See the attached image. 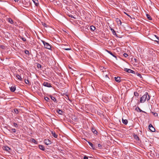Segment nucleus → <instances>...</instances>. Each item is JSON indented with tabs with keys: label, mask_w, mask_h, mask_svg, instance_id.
<instances>
[{
	"label": "nucleus",
	"mask_w": 159,
	"mask_h": 159,
	"mask_svg": "<svg viewBox=\"0 0 159 159\" xmlns=\"http://www.w3.org/2000/svg\"><path fill=\"white\" fill-rule=\"evenodd\" d=\"M150 96L148 92H145V94L140 98V102L141 103H143L146 100L148 101L150 100Z\"/></svg>",
	"instance_id": "nucleus-1"
},
{
	"label": "nucleus",
	"mask_w": 159,
	"mask_h": 159,
	"mask_svg": "<svg viewBox=\"0 0 159 159\" xmlns=\"http://www.w3.org/2000/svg\"><path fill=\"white\" fill-rule=\"evenodd\" d=\"M41 41L44 44V47L45 48L48 49H51V45L48 43L46 42L45 41L41 40Z\"/></svg>",
	"instance_id": "nucleus-2"
},
{
	"label": "nucleus",
	"mask_w": 159,
	"mask_h": 159,
	"mask_svg": "<svg viewBox=\"0 0 159 159\" xmlns=\"http://www.w3.org/2000/svg\"><path fill=\"white\" fill-rule=\"evenodd\" d=\"M43 85L44 86H46L50 88L52 87L51 85V84L47 82H44L43 83Z\"/></svg>",
	"instance_id": "nucleus-3"
},
{
	"label": "nucleus",
	"mask_w": 159,
	"mask_h": 159,
	"mask_svg": "<svg viewBox=\"0 0 159 159\" xmlns=\"http://www.w3.org/2000/svg\"><path fill=\"white\" fill-rule=\"evenodd\" d=\"M149 128L152 132H154L155 131V129L153 126L151 124H150L149 125Z\"/></svg>",
	"instance_id": "nucleus-4"
},
{
	"label": "nucleus",
	"mask_w": 159,
	"mask_h": 159,
	"mask_svg": "<svg viewBox=\"0 0 159 159\" xmlns=\"http://www.w3.org/2000/svg\"><path fill=\"white\" fill-rule=\"evenodd\" d=\"M125 71L129 73H134V71L129 69L125 68L124 70Z\"/></svg>",
	"instance_id": "nucleus-5"
},
{
	"label": "nucleus",
	"mask_w": 159,
	"mask_h": 159,
	"mask_svg": "<svg viewBox=\"0 0 159 159\" xmlns=\"http://www.w3.org/2000/svg\"><path fill=\"white\" fill-rule=\"evenodd\" d=\"M44 143L47 145L51 144L52 142L48 139H45L44 140Z\"/></svg>",
	"instance_id": "nucleus-6"
},
{
	"label": "nucleus",
	"mask_w": 159,
	"mask_h": 159,
	"mask_svg": "<svg viewBox=\"0 0 159 159\" xmlns=\"http://www.w3.org/2000/svg\"><path fill=\"white\" fill-rule=\"evenodd\" d=\"M116 21L117 23V24L118 25H121V22L120 19L118 18H117L116 19Z\"/></svg>",
	"instance_id": "nucleus-7"
},
{
	"label": "nucleus",
	"mask_w": 159,
	"mask_h": 159,
	"mask_svg": "<svg viewBox=\"0 0 159 159\" xmlns=\"http://www.w3.org/2000/svg\"><path fill=\"white\" fill-rule=\"evenodd\" d=\"M114 79L117 82H120L121 81L120 78L119 77H115Z\"/></svg>",
	"instance_id": "nucleus-8"
},
{
	"label": "nucleus",
	"mask_w": 159,
	"mask_h": 159,
	"mask_svg": "<svg viewBox=\"0 0 159 159\" xmlns=\"http://www.w3.org/2000/svg\"><path fill=\"white\" fill-rule=\"evenodd\" d=\"M10 91L12 92H14L16 89V87L12 86L10 88Z\"/></svg>",
	"instance_id": "nucleus-9"
},
{
	"label": "nucleus",
	"mask_w": 159,
	"mask_h": 159,
	"mask_svg": "<svg viewBox=\"0 0 159 159\" xmlns=\"http://www.w3.org/2000/svg\"><path fill=\"white\" fill-rule=\"evenodd\" d=\"M3 149L4 150H5L8 152H9V150H10L11 149L9 147L7 146H4Z\"/></svg>",
	"instance_id": "nucleus-10"
},
{
	"label": "nucleus",
	"mask_w": 159,
	"mask_h": 159,
	"mask_svg": "<svg viewBox=\"0 0 159 159\" xmlns=\"http://www.w3.org/2000/svg\"><path fill=\"white\" fill-rule=\"evenodd\" d=\"M111 30L112 32V33L115 36H116V37H118L117 34L116 33V31H115V30L113 29L112 28H111Z\"/></svg>",
	"instance_id": "nucleus-11"
},
{
	"label": "nucleus",
	"mask_w": 159,
	"mask_h": 159,
	"mask_svg": "<svg viewBox=\"0 0 159 159\" xmlns=\"http://www.w3.org/2000/svg\"><path fill=\"white\" fill-rule=\"evenodd\" d=\"M107 52L112 55L113 57H115L116 59H117V57L115 55H114L111 51H110L107 50Z\"/></svg>",
	"instance_id": "nucleus-12"
},
{
	"label": "nucleus",
	"mask_w": 159,
	"mask_h": 159,
	"mask_svg": "<svg viewBox=\"0 0 159 159\" xmlns=\"http://www.w3.org/2000/svg\"><path fill=\"white\" fill-rule=\"evenodd\" d=\"M60 115H62V114L63 111L60 109H58L56 111Z\"/></svg>",
	"instance_id": "nucleus-13"
},
{
	"label": "nucleus",
	"mask_w": 159,
	"mask_h": 159,
	"mask_svg": "<svg viewBox=\"0 0 159 159\" xmlns=\"http://www.w3.org/2000/svg\"><path fill=\"white\" fill-rule=\"evenodd\" d=\"M122 122L125 125H127L128 123V121L127 120L124 119L123 118H122Z\"/></svg>",
	"instance_id": "nucleus-14"
},
{
	"label": "nucleus",
	"mask_w": 159,
	"mask_h": 159,
	"mask_svg": "<svg viewBox=\"0 0 159 159\" xmlns=\"http://www.w3.org/2000/svg\"><path fill=\"white\" fill-rule=\"evenodd\" d=\"M52 135L55 138H57L58 135L56 133L52 131Z\"/></svg>",
	"instance_id": "nucleus-15"
},
{
	"label": "nucleus",
	"mask_w": 159,
	"mask_h": 159,
	"mask_svg": "<svg viewBox=\"0 0 159 159\" xmlns=\"http://www.w3.org/2000/svg\"><path fill=\"white\" fill-rule=\"evenodd\" d=\"M16 78L20 81H22V79L21 77L19 75H16Z\"/></svg>",
	"instance_id": "nucleus-16"
},
{
	"label": "nucleus",
	"mask_w": 159,
	"mask_h": 159,
	"mask_svg": "<svg viewBox=\"0 0 159 159\" xmlns=\"http://www.w3.org/2000/svg\"><path fill=\"white\" fill-rule=\"evenodd\" d=\"M92 131L94 134H97L98 132L94 128H92Z\"/></svg>",
	"instance_id": "nucleus-17"
},
{
	"label": "nucleus",
	"mask_w": 159,
	"mask_h": 159,
	"mask_svg": "<svg viewBox=\"0 0 159 159\" xmlns=\"http://www.w3.org/2000/svg\"><path fill=\"white\" fill-rule=\"evenodd\" d=\"M39 148L41 150L43 151H44L45 150V148L43 145H39Z\"/></svg>",
	"instance_id": "nucleus-18"
},
{
	"label": "nucleus",
	"mask_w": 159,
	"mask_h": 159,
	"mask_svg": "<svg viewBox=\"0 0 159 159\" xmlns=\"http://www.w3.org/2000/svg\"><path fill=\"white\" fill-rule=\"evenodd\" d=\"M35 5L36 6H38L39 4L38 1V0H32Z\"/></svg>",
	"instance_id": "nucleus-19"
},
{
	"label": "nucleus",
	"mask_w": 159,
	"mask_h": 159,
	"mask_svg": "<svg viewBox=\"0 0 159 159\" xmlns=\"http://www.w3.org/2000/svg\"><path fill=\"white\" fill-rule=\"evenodd\" d=\"M8 22L12 24H13V20L11 19V18H9L8 19Z\"/></svg>",
	"instance_id": "nucleus-20"
},
{
	"label": "nucleus",
	"mask_w": 159,
	"mask_h": 159,
	"mask_svg": "<svg viewBox=\"0 0 159 159\" xmlns=\"http://www.w3.org/2000/svg\"><path fill=\"white\" fill-rule=\"evenodd\" d=\"M90 30L92 31H94L95 29V27L93 25H91L90 27Z\"/></svg>",
	"instance_id": "nucleus-21"
},
{
	"label": "nucleus",
	"mask_w": 159,
	"mask_h": 159,
	"mask_svg": "<svg viewBox=\"0 0 159 159\" xmlns=\"http://www.w3.org/2000/svg\"><path fill=\"white\" fill-rule=\"evenodd\" d=\"M135 110L137 111H139L140 112H144V111H143L142 110H141L139 107H136L135 109Z\"/></svg>",
	"instance_id": "nucleus-22"
},
{
	"label": "nucleus",
	"mask_w": 159,
	"mask_h": 159,
	"mask_svg": "<svg viewBox=\"0 0 159 159\" xmlns=\"http://www.w3.org/2000/svg\"><path fill=\"white\" fill-rule=\"evenodd\" d=\"M134 139H136L137 141H139V139L138 136L137 135H134Z\"/></svg>",
	"instance_id": "nucleus-23"
},
{
	"label": "nucleus",
	"mask_w": 159,
	"mask_h": 159,
	"mask_svg": "<svg viewBox=\"0 0 159 159\" xmlns=\"http://www.w3.org/2000/svg\"><path fill=\"white\" fill-rule=\"evenodd\" d=\"M50 96L51 99L54 102H55L56 101V99L54 97H53L51 95H50Z\"/></svg>",
	"instance_id": "nucleus-24"
},
{
	"label": "nucleus",
	"mask_w": 159,
	"mask_h": 159,
	"mask_svg": "<svg viewBox=\"0 0 159 159\" xmlns=\"http://www.w3.org/2000/svg\"><path fill=\"white\" fill-rule=\"evenodd\" d=\"M146 16H147V18L149 20H152V18H151V17L149 15H148V14H147Z\"/></svg>",
	"instance_id": "nucleus-25"
},
{
	"label": "nucleus",
	"mask_w": 159,
	"mask_h": 159,
	"mask_svg": "<svg viewBox=\"0 0 159 159\" xmlns=\"http://www.w3.org/2000/svg\"><path fill=\"white\" fill-rule=\"evenodd\" d=\"M88 143L89 145L92 147L93 149H94V147L93 145V144L90 142H88Z\"/></svg>",
	"instance_id": "nucleus-26"
},
{
	"label": "nucleus",
	"mask_w": 159,
	"mask_h": 159,
	"mask_svg": "<svg viewBox=\"0 0 159 159\" xmlns=\"http://www.w3.org/2000/svg\"><path fill=\"white\" fill-rule=\"evenodd\" d=\"M14 111L15 112L16 114H18L19 112L18 109L16 108L14 109Z\"/></svg>",
	"instance_id": "nucleus-27"
},
{
	"label": "nucleus",
	"mask_w": 159,
	"mask_h": 159,
	"mask_svg": "<svg viewBox=\"0 0 159 159\" xmlns=\"http://www.w3.org/2000/svg\"><path fill=\"white\" fill-rule=\"evenodd\" d=\"M24 52L26 54L28 55L30 54L29 52L27 50H25Z\"/></svg>",
	"instance_id": "nucleus-28"
},
{
	"label": "nucleus",
	"mask_w": 159,
	"mask_h": 159,
	"mask_svg": "<svg viewBox=\"0 0 159 159\" xmlns=\"http://www.w3.org/2000/svg\"><path fill=\"white\" fill-rule=\"evenodd\" d=\"M151 113L153 114V115L155 116H158V114L157 113L151 111Z\"/></svg>",
	"instance_id": "nucleus-29"
},
{
	"label": "nucleus",
	"mask_w": 159,
	"mask_h": 159,
	"mask_svg": "<svg viewBox=\"0 0 159 159\" xmlns=\"http://www.w3.org/2000/svg\"><path fill=\"white\" fill-rule=\"evenodd\" d=\"M134 94L135 96H139V94L137 92H134Z\"/></svg>",
	"instance_id": "nucleus-30"
},
{
	"label": "nucleus",
	"mask_w": 159,
	"mask_h": 159,
	"mask_svg": "<svg viewBox=\"0 0 159 159\" xmlns=\"http://www.w3.org/2000/svg\"><path fill=\"white\" fill-rule=\"evenodd\" d=\"M31 141L33 143H37V141L34 139H31Z\"/></svg>",
	"instance_id": "nucleus-31"
},
{
	"label": "nucleus",
	"mask_w": 159,
	"mask_h": 159,
	"mask_svg": "<svg viewBox=\"0 0 159 159\" xmlns=\"http://www.w3.org/2000/svg\"><path fill=\"white\" fill-rule=\"evenodd\" d=\"M25 82L26 84H28L29 83V81L28 80L25 79Z\"/></svg>",
	"instance_id": "nucleus-32"
},
{
	"label": "nucleus",
	"mask_w": 159,
	"mask_h": 159,
	"mask_svg": "<svg viewBox=\"0 0 159 159\" xmlns=\"http://www.w3.org/2000/svg\"><path fill=\"white\" fill-rule=\"evenodd\" d=\"M68 16H69L71 18H73L74 19H76V18L74 16L70 14V15H68Z\"/></svg>",
	"instance_id": "nucleus-33"
},
{
	"label": "nucleus",
	"mask_w": 159,
	"mask_h": 159,
	"mask_svg": "<svg viewBox=\"0 0 159 159\" xmlns=\"http://www.w3.org/2000/svg\"><path fill=\"white\" fill-rule=\"evenodd\" d=\"M13 125L14 126V127H18V125L17 123H13Z\"/></svg>",
	"instance_id": "nucleus-34"
},
{
	"label": "nucleus",
	"mask_w": 159,
	"mask_h": 159,
	"mask_svg": "<svg viewBox=\"0 0 159 159\" xmlns=\"http://www.w3.org/2000/svg\"><path fill=\"white\" fill-rule=\"evenodd\" d=\"M20 38L24 41H26V39L24 38L20 37Z\"/></svg>",
	"instance_id": "nucleus-35"
},
{
	"label": "nucleus",
	"mask_w": 159,
	"mask_h": 159,
	"mask_svg": "<svg viewBox=\"0 0 159 159\" xmlns=\"http://www.w3.org/2000/svg\"><path fill=\"white\" fill-rule=\"evenodd\" d=\"M123 55L125 57H127L128 56V55L126 53H124L123 54Z\"/></svg>",
	"instance_id": "nucleus-36"
},
{
	"label": "nucleus",
	"mask_w": 159,
	"mask_h": 159,
	"mask_svg": "<svg viewBox=\"0 0 159 159\" xmlns=\"http://www.w3.org/2000/svg\"><path fill=\"white\" fill-rule=\"evenodd\" d=\"M37 66L38 68H41L42 67V66L41 64L38 63Z\"/></svg>",
	"instance_id": "nucleus-37"
},
{
	"label": "nucleus",
	"mask_w": 159,
	"mask_h": 159,
	"mask_svg": "<svg viewBox=\"0 0 159 159\" xmlns=\"http://www.w3.org/2000/svg\"><path fill=\"white\" fill-rule=\"evenodd\" d=\"M45 100L47 101H48L49 100H50L49 98L48 97H46L44 98Z\"/></svg>",
	"instance_id": "nucleus-38"
},
{
	"label": "nucleus",
	"mask_w": 159,
	"mask_h": 159,
	"mask_svg": "<svg viewBox=\"0 0 159 159\" xmlns=\"http://www.w3.org/2000/svg\"><path fill=\"white\" fill-rule=\"evenodd\" d=\"M98 146L100 149H101L102 148V145L100 144H98Z\"/></svg>",
	"instance_id": "nucleus-39"
},
{
	"label": "nucleus",
	"mask_w": 159,
	"mask_h": 159,
	"mask_svg": "<svg viewBox=\"0 0 159 159\" xmlns=\"http://www.w3.org/2000/svg\"><path fill=\"white\" fill-rule=\"evenodd\" d=\"M124 13L126 14L128 17H129L130 18H132L131 17V16L129 15L128 14H127V13L125 12H124Z\"/></svg>",
	"instance_id": "nucleus-40"
},
{
	"label": "nucleus",
	"mask_w": 159,
	"mask_h": 159,
	"mask_svg": "<svg viewBox=\"0 0 159 159\" xmlns=\"http://www.w3.org/2000/svg\"><path fill=\"white\" fill-rule=\"evenodd\" d=\"M11 130L13 133H15L16 132V129L14 128L12 129Z\"/></svg>",
	"instance_id": "nucleus-41"
},
{
	"label": "nucleus",
	"mask_w": 159,
	"mask_h": 159,
	"mask_svg": "<svg viewBox=\"0 0 159 159\" xmlns=\"http://www.w3.org/2000/svg\"><path fill=\"white\" fill-rule=\"evenodd\" d=\"M137 75L140 78H142V76H141V75L140 74H139V73H138V74H137Z\"/></svg>",
	"instance_id": "nucleus-42"
},
{
	"label": "nucleus",
	"mask_w": 159,
	"mask_h": 159,
	"mask_svg": "<svg viewBox=\"0 0 159 159\" xmlns=\"http://www.w3.org/2000/svg\"><path fill=\"white\" fill-rule=\"evenodd\" d=\"M64 49L66 50H70L71 49V48H65Z\"/></svg>",
	"instance_id": "nucleus-43"
},
{
	"label": "nucleus",
	"mask_w": 159,
	"mask_h": 159,
	"mask_svg": "<svg viewBox=\"0 0 159 159\" xmlns=\"http://www.w3.org/2000/svg\"><path fill=\"white\" fill-rule=\"evenodd\" d=\"M84 159H88V157L87 156H85L84 157Z\"/></svg>",
	"instance_id": "nucleus-44"
},
{
	"label": "nucleus",
	"mask_w": 159,
	"mask_h": 159,
	"mask_svg": "<svg viewBox=\"0 0 159 159\" xmlns=\"http://www.w3.org/2000/svg\"><path fill=\"white\" fill-rule=\"evenodd\" d=\"M42 25L44 26L45 27H47L46 25V24L44 23H42Z\"/></svg>",
	"instance_id": "nucleus-45"
},
{
	"label": "nucleus",
	"mask_w": 159,
	"mask_h": 159,
	"mask_svg": "<svg viewBox=\"0 0 159 159\" xmlns=\"http://www.w3.org/2000/svg\"><path fill=\"white\" fill-rule=\"evenodd\" d=\"M155 37H156V38L157 39L159 40V37L157 36L156 35H155Z\"/></svg>",
	"instance_id": "nucleus-46"
},
{
	"label": "nucleus",
	"mask_w": 159,
	"mask_h": 159,
	"mask_svg": "<svg viewBox=\"0 0 159 159\" xmlns=\"http://www.w3.org/2000/svg\"><path fill=\"white\" fill-rule=\"evenodd\" d=\"M134 61H135L136 62H137V61H137V59H136L134 58Z\"/></svg>",
	"instance_id": "nucleus-47"
},
{
	"label": "nucleus",
	"mask_w": 159,
	"mask_h": 159,
	"mask_svg": "<svg viewBox=\"0 0 159 159\" xmlns=\"http://www.w3.org/2000/svg\"><path fill=\"white\" fill-rule=\"evenodd\" d=\"M15 2H17L19 0H14Z\"/></svg>",
	"instance_id": "nucleus-48"
},
{
	"label": "nucleus",
	"mask_w": 159,
	"mask_h": 159,
	"mask_svg": "<svg viewBox=\"0 0 159 159\" xmlns=\"http://www.w3.org/2000/svg\"><path fill=\"white\" fill-rule=\"evenodd\" d=\"M157 43L159 44V42L158 41H157Z\"/></svg>",
	"instance_id": "nucleus-49"
},
{
	"label": "nucleus",
	"mask_w": 159,
	"mask_h": 159,
	"mask_svg": "<svg viewBox=\"0 0 159 159\" xmlns=\"http://www.w3.org/2000/svg\"><path fill=\"white\" fill-rule=\"evenodd\" d=\"M106 77H108L107 75H106Z\"/></svg>",
	"instance_id": "nucleus-50"
},
{
	"label": "nucleus",
	"mask_w": 159,
	"mask_h": 159,
	"mask_svg": "<svg viewBox=\"0 0 159 159\" xmlns=\"http://www.w3.org/2000/svg\"><path fill=\"white\" fill-rule=\"evenodd\" d=\"M69 68L70 69H71V67H69Z\"/></svg>",
	"instance_id": "nucleus-51"
}]
</instances>
